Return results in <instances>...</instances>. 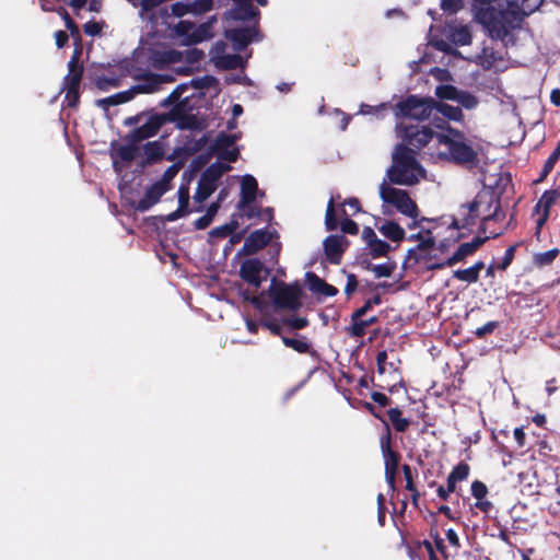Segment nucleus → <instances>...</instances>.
Listing matches in <instances>:
<instances>
[{
	"label": "nucleus",
	"instance_id": "c03bdc74",
	"mask_svg": "<svg viewBox=\"0 0 560 560\" xmlns=\"http://www.w3.org/2000/svg\"><path fill=\"white\" fill-rule=\"evenodd\" d=\"M347 331L352 337L362 338L366 334L365 320L361 317L351 319V325L347 327Z\"/></svg>",
	"mask_w": 560,
	"mask_h": 560
},
{
	"label": "nucleus",
	"instance_id": "72a5a7b5",
	"mask_svg": "<svg viewBox=\"0 0 560 560\" xmlns=\"http://www.w3.org/2000/svg\"><path fill=\"white\" fill-rule=\"evenodd\" d=\"M364 268L369 271H372L376 278H388L395 271L396 262L388 261L385 264L373 265L368 261Z\"/></svg>",
	"mask_w": 560,
	"mask_h": 560
},
{
	"label": "nucleus",
	"instance_id": "1a4fd4ad",
	"mask_svg": "<svg viewBox=\"0 0 560 560\" xmlns=\"http://www.w3.org/2000/svg\"><path fill=\"white\" fill-rule=\"evenodd\" d=\"M380 196L385 203L394 206L398 212L411 219H418L420 210L406 190L390 187L383 183Z\"/></svg>",
	"mask_w": 560,
	"mask_h": 560
},
{
	"label": "nucleus",
	"instance_id": "f3484780",
	"mask_svg": "<svg viewBox=\"0 0 560 560\" xmlns=\"http://www.w3.org/2000/svg\"><path fill=\"white\" fill-rule=\"evenodd\" d=\"M560 197V191L557 189H549L544 191L539 200L535 206V212L540 213L537 222H536V235L540 234V230L547 222L551 207L557 202Z\"/></svg>",
	"mask_w": 560,
	"mask_h": 560
},
{
	"label": "nucleus",
	"instance_id": "338daca9",
	"mask_svg": "<svg viewBox=\"0 0 560 560\" xmlns=\"http://www.w3.org/2000/svg\"><path fill=\"white\" fill-rule=\"evenodd\" d=\"M402 472L406 480V490H415L416 486L413 483L411 467L407 464L402 465Z\"/></svg>",
	"mask_w": 560,
	"mask_h": 560
},
{
	"label": "nucleus",
	"instance_id": "4468645a",
	"mask_svg": "<svg viewBox=\"0 0 560 560\" xmlns=\"http://www.w3.org/2000/svg\"><path fill=\"white\" fill-rule=\"evenodd\" d=\"M349 244L343 235H328L323 242L326 260L331 265H339Z\"/></svg>",
	"mask_w": 560,
	"mask_h": 560
},
{
	"label": "nucleus",
	"instance_id": "4be33fe9",
	"mask_svg": "<svg viewBox=\"0 0 560 560\" xmlns=\"http://www.w3.org/2000/svg\"><path fill=\"white\" fill-rule=\"evenodd\" d=\"M256 33L257 31L255 28L249 27L230 28L225 31L224 36L232 43L233 48L240 51L250 44Z\"/></svg>",
	"mask_w": 560,
	"mask_h": 560
},
{
	"label": "nucleus",
	"instance_id": "a18cd8bd",
	"mask_svg": "<svg viewBox=\"0 0 560 560\" xmlns=\"http://www.w3.org/2000/svg\"><path fill=\"white\" fill-rule=\"evenodd\" d=\"M183 167V162H176L168 166L165 172L162 175V178L158 180L159 183H162L166 187L171 188V182L175 178V176L178 174L179 170Z\"/></svg>",
	"mask_w": 560,
	"mask_h": 560
},
{
	"label": "nucleus",
	"instance_id": "79ce46f5",
	"mask_svg": "<svg viewBox=\"0 0 560 560\" xmlns=\"http://www.w3.org/2000/svg\"><path fill=\"white\" fill-rule=\"evenodd\" d=\"M325 225L328 231H335L338 228V219L335 211V201L332 198L328 201L327 205Z\"/></svg>",
	"mask_w": 560,
	"mask_h": 560
},
{
	"label": "nucleus",
	"instance_id": "bf43d9fd",
	"mask_svg": "<svg viewBox=\"0 0 560 560\" xmlns=\"http://www.w3.org/2000/svg\"><path fill=\"white\" fill-rule=\"evenodd\" d=\"M359 281L354 273H347V283L345 287V294L350 298L358 289Z\"/></svg>",
	"mask_w": 560,
	"mask_h": 560
},
{
	"label": "nucleus",
	"instance_id": "7ed1b4c3",
	"mask_svg": "<svg viewBox=\"0 0 560 560\" xmlns=\"http://www.w3.org/2000/svg\"><path fill=\"white\" fill-rule=\"evenodd\" d=\"M439 128L446 130L447 133L436 136V142L444 145L447 151L441 152L440 155L459 165H475L478 162L477 151L467 143L463 131L451 127L447 122L442 121Z\"/></svg>",
	"mask_w": 560,
	"mask_h": 560
},
{
	"label": "nucleus",
	"instance_id": "13d9d810",
	"mask_svg": "<svg viewBox=\"0 0 560 560\" xmlns=\"http://www.w3.org/2000/svg\"><path fill=\"white\" fill-rule=\"evenodd\" d=\"M340 229L345 234L357 235L359 233L358 223L349 218L342 220V222L340 223Z\"/></svg>",
	"mask_w": 560,
	"mask_h": 560
},
{
	"label": "nucleus",
	"instance_id": "052dcab7",
	"mask_svg": "<svg viewBox=\"0 0 560 560\" xmlns=\"http://www.w3.org/2000/svg\"><path fill=\"white\" fill-rule=\"evenodd\" d=\"M284 324L292 329L300 330L308 326V320L306 317H291L284 319Z\"/></svg>",
	"mask_w": 560,
	"mask_h": 560
},
{
	"label": "nucleus",
	"instance_id": "cd10ccee",
	"mask_svg": "<svg viewBox=\"0 0 560 560\" xmlns=\"http://www.w3.org/2000/svg\"><path fill=\"white\" fill-rule=\"evenodd\" d=\"M434 110L452 121H463L464 114L459 106H453L443 102L435 101Z\"/></svg>",
	"mask_w": 560,
	"mask_h": 560
},
{
	"label": "nucleus",
	"instance_id": "7c9ffc66",
	"mask_svg": "<svg viewBox=\"0 0 560 560\" xmlns=\"http://www.w3.org/2000/svg\"><path fill=\"white\" fill-rule=\"evenodd\" d=\"M236 217H237V214H233L232 219L229 223H225L220 226H215L214 229H212L209 232V235L211 237H215V238H225V237L230 236L231 234H233L240 226V222L236 219Z\"/></svg>",
	"mask_w": 560,
	"mask_h": 560
},
{
	"label": "nucleus",
	"instance_id": "4c0bfd02",
	"mask_svg": "<svg viewBox=\"0 0 560 560\" xmlns=\"http://www.w3.org/2000/svg\"><path fill=\"white\" fill-rule=\"evenodd\" d=\"M237 140L236 135H228L225 132H220L213 143L212 151L221 152L230 149Z\"/></svg>",
	"mask_w": 560,
	"mask_h": 560
},
{
	"label": "nucleus",
	"instance_id": "393cba45",
	"mask_svg": "<svg viewBox=\"0 0 560 560\" xmlns=\"http://www.w3.org/2000/svg\"><path fill=\"white\" fill-rule=\"evenodd\" d=\"M485 268V262L476 261L471 267L466 269H457L453 272V277L459 281L475 283L479 280V273Z\"/></svg>",
	"mask_w": 560,
	"mask_h": 560
},
{
	"label": "nucleus",
	"instance_id": "ea45409f",
	"mask_svg": "<svg viewBox=\"0 0 560 560\" xmlns=\"http://www.w3.org/2000/svg\"><path fill=\"white\" fill-rule=\"evenodd\" d=\"M459 89L451 84H441L435 89V95L440 100L456 101L458 97Z\"/></svg>",
	"mask_w": 560,
	"mask_h": 560
},
{
	"label": "nucleus",
	"instance_id": "5701e85b",
	"mask_svg": "<svg viewBox=\"0 0 560 560\" xmlns=\"http://www.w3.org/2000/svg\"><path fill=\"white\" fill-rule=\"evenodd\" d=\"M306 279L308 289L313 293L320 294L323 296H335L338 294V289L336 287L327 283L324 279L313 272H307Z\"/></svg>",
	"mask_w": 560,
	"mask_h": 560
},
{
	"label": "nucleus",
	"instance_id": "a19ab883",
	"mask_svg": "<svg viewBox=\"0 0 560 560\" xmlns=\"http://www.w3.org/2000/svg\"><path fill=\"white\" fill-rule=\"evenodd\" d=\"M455 102H457L465 109H472L479 104L477 96L464 90H459L458 97H456Z\"/></svg>",
	"mask_w": 560,
	"mask_h": 560
},
{
	"label": "nucleus",
	"instance_id": "0e129e2a",
	"mask_svg": "<svg viewBox=\"0 0 560 560\" xmlns=\"http://www.w3.org/2000/svg\"><path fill=\"white\" fill-rule=\"evenodd\" d=\"M218 158L223 161H228L230 163L236 162L240 155V151L237 149H228L221 152H218Z\"/></svg>",
	"mask_w": 560,
	"mask_h": 560
},
{
	"label": "nucleus",
	"instance_id": "bb28decb",
	"mask_svg": "<svg viewBox=\"0 0 560 560\" xmlns=\"http://www.w3.org/2000/svg\"><path fill=\"white\" fill-rule=\"evenodd\" d=\"M501 60V55L493 47L485 46L480 54L477 56V62L485 69L490 70L494 67L497 61Z\"/></svg>",
	"mask_w": 560,
	"mask_h": 560
},
{
	"label": "nucleus",
	"instance_id": "412c9836",
	"mask_svg": "<svg viewBox=\"0 0 560 560\" xmlns=\"http://www.w3.org/2000/svg\"><path fill=\"white\" fill-rule=\"evenodd\" d=\"M168 190L170 187L155 182L147 188L144 196L137 202L136 209L141 212L148 211L151 207L158 203L161 197Z\"/></svg>",
	"mask_w": 560,
	"mask_h": 560
},
{
	"label": "nucleus",
	"instance_id": "c756f323",
	"mask_svg": "<svg viewBox=\"0 0 560 560\" xmlns=\"http://www.w3.org/2000/svg\"><path fill=\"white\" fill-rule=\"evenodd\" d=\"M388 420L393 428L397 432H406L410 425V421L407 418L402 417V412L398 407L390 408L386 411Z\"/></svg>",
	"mask_w": 560,
	"mask_h": 560
},
{
	"label": "nucleus",
	"instance_id": "58836bf2",
	"mask_svg": "<svg viewBox=\"0 0 560 560\" xmlns=\"http://www.w3.org/2000/svg\"><path fill=\"white\" fill-rule=\"evenodd\" d=\"M177 195H178V208L179 211H186V214H189L190 212H192V210L189 208V199H190V196H189V188L187 186H184V185H180L178 190H177ZM202 207H198L196 209H194L195 212H199L201 211Z\"/></svg>",
	"mask_w": 560,
	"mask_h": 560
},
{
	"label": "nucleus",
	"instance_id": "a211bd4d",
	"mask_svg": "<svg viewBox=\"0 0 560 560\" xmlns=\"http://www.w3.org/2000/svg\"><path fill=\"white\" fill-rule=\"evenodd\" d=\"M139 84L133 90L138 93H153L160 90L161 85L167 82H172L174 79L172 75L159 74L152 72H143L135 77Z\"/></svg>",
	"mask_w": 560,
	"mask_h": 560
},
{
	"label": "nucleus",
	"instance_id": "f03ea898",
	"mask_svg": "<svg viewBox=\"0 0 560 560\" xmlns=\"http://www.w3.org/2000/svg\"><path fill=\"white\" fill-rule=\"evenodd\" d=\"M524 16L517 0H498L491 7L476 11V21L482 25L489 37L501 40L521 26Z\"/></svg>",
	"mask_w": 560,
	"mask_h": 560
},
{
	"label": "nucleus",
	"instance_id": "e433bc0d",
	"mask_svg": "<svg viewBox=\"0 0 560 560\" xmlns=\"http://www.w3.org/2000/svg\"><path fill=\"white\" fill-rule=\"evenodd\" d=\"M147 162L152 164L163 159L164 151L159 141L148 142L144 145Z\"/></svg>",
	"mask_w": 560,
	"mask_h": 560
},
{
	"label": "nucleus",
	"instance_id": "2f4dec72",
	"mask_svg": "<svg viewBox=\"0 0 560 560\" xmlns=\"http://www.w3.org/2000/svg\"><path fill=\"white\" fill-rule=\"evenodd\" d=\"M559 159H560V139H559V142L557 143V147L553 149L551 154L546 160L539 177L537 179H535L534 183L535 184L542 183L547 178V176L551 173V171L553 170V167H555L556 163L559 161Z\"/></svg>",
	"mask_w": 560,
	"mask_h": 560
},
{
	"label": "nucleus",
	"instance_id": "3c124183",
	"mask_svg": "<svg viewBox=\"0 0 560 560\" xmlns=\"http://www.w3.org/2000/svg\"><path fill=\"white\" fill-rule=\"evenodd\" d=\"M212 0H195L189 3L190 12L192 14H202L212 9Z\"/></svg>",
	"mask_w": 560,
	"mask_h": 560
},
{
	"label": "nucleus",
	"instance_id": "6ab92c4d",
	"mask_svg": "<svg viewBox=\"0 0 560 560\" xmlns=\"http://www.w3.org/2000/svg\"><path fill=\"white\" fill-rule=\"evenodd\" d=\"M272 238L271 233L266 229H259L252 232L244 241L240 255H254L266 247Z\"/></svg>",
	"mask_w": 560,
	"mask_h": 560
},
{
	"label": "nucleus",
	"instance_id": "0eeeda50",
	"mask_svg": "<svg viewBox=\"0 0 560 560\" xmlns=\"http://www.w3.org/2000/svg\"><path fill=\"white\" fill-rule=\"evenodd\" d=\"M268 293L277 308L298 311L302 306V290L298 283H277L273 279Z\"/></svg>",
	"mask_w": 560,
	"mask_h": 560
},
{
	"label": "nucleus",
	"instance_id": "ddd939ff",
	"mask_svg": "<svg viewBox=\"0 0 560 560\" xmlns=\"http://www.w3.org/2000/svg\"><path fill=\"white\" fill-rule=\"evenodd\" d=\"M489 240V236H477L471 242L460 244L457 249L444 262L436 264L431 269H442L444 267H452L460 261H464L466 257L472 255L483 243Z\"/></svg>",
	"mask_w": 560,
	"mask_h": 560
},
{
	"label": "nucleus",
	"instance_id": "09e8293b",
	"mask_svg": "<svg viewBox=\"0 0 560 560\" xmlns=\"http://www.w3.org/2000/svg\"><path fill=\"white\" fill-rule=\"evenodd\" d=\"M194 28V23L190 21L182 20L175 25V33L184 38L185 44L187 45V39L190 38L191 31Z\"/></svg>",
	"mask_w": 560,
	"mask_h": 560
},
{
	"label": "nucleus",
	"instance_id": "f8f14e48",
	"mask_svg": "<svg viewBox=\"0 0 560 560\" xmlns=\"http://www.w3.org/2000/svg\"><path fill=\"white\" fill-rule=\"evenodd\" d=\"M167 120L175 122L180 130H202L205 125L195 114L185 110V102H179L167 113Z\"/></svg>",
	"mask_w": 560,
	"mask_h": 560
},
{
	"label": "nucleus",
	"instance_id": "f704fd0d",
	"mask_svg": "<svg viewBox=\"0 0 560 560\" xmlns=\"http://www.w3.org/2000/svg\"><path fill=\"white\" fill-rule=\"evenodd\" d=\"M559 253L560 250L558 248H551L544 253H537L533 256V264L538 268L550 266L558 257Z\"/></svg>",
	"mask_w": 560,
	"mask_h": 560
},
{
	"label": "nucleus",
	"instance_id": "b1692460",
	"mask_svg": "<svg viewBox=\"0 0 560 560\" xmlns=\"http://www.w3.org/2000/svg\"><path fill=\"white\" fill-rule=\"evenodd\" d=\"M217 21L215 16L210 18L208 21L199 24L198 26L194 25V28L190 34V38L187 39V45H196L202 43L207 39H210L212 34L213 23Z\"/></svg>",
	"mask_w": 560,
	"mask_h": 560
},
{
	"label": "nucleus",
	"instance_id": "8fccbe9b",
	"mask_svg": "<svg viewBox=\"0 0 560 560\" xmlns=\"http://www.w3.org/2000/svg\"><path fill=\"white\" fill-rule=\"evenodd\" d=\"M520 246V244H514V245H511L506 248L505 253H504V256L502 258V261L500 264H498L495 266L497 269L499 270H506L509 268V266L512 264L514 257H515V252H516V248Z\"/></svg>",
	"mask_w": 560,
	"mask_h": 560
},
{
	"label": "nucleus",
	"instance_id": "aec40b11",
	"mask_svg": "<svg viewBox=\"0 0 560 560\" xmlns=\"http://www.w3.org/2000/svg\"><path fill=\"white\" fill-rule=\"evenodd\" d=\"M258 192V183L253 175H244L241 182V199L237 202V210H244L255 202Z\"/></svg>",
	"mask_w": 560,
	"mask_h": 560
},
{
	"label": "nucleus",
	"instance_id": "20e7f679",
	"mask_svg": "<svg viewBox=\"0 0 560 560\" xmlns=\"http://www.w3.org/2000/svg\"><path fill=\"white\" fill-rule=\"evenodd\" d=\"M420 168L416 151L405 143H399L393 153V165L387 171V178L392 184L413 185L418 182L415 171Z\"/></svg>",
	"mask_w": 560,
	"mask_h": 560
},
{
	"label": "nucleus",
	"instance_id": "e2e57ef3",
	"mask_svg": "<svg viewBox=\"0 0 560 560\" xmlns=\"http://www.w3.org/2000/svg\"><path fill=\"white\" fill-rule=\"evenodd\" d=\"M83 32L88 36H97L102 32V25L95 21H90L83 25Z\"/></svg>",
	"mask_w": 560,
	"mask_h": 560
},
{
	"label": "nucleus",
	"instance_id": "c85d7f7f",
	"mask_svg": "<svg viewBox=\"0 0 560 560\" xmlns=\"http://www.w3.org/2000/svg\"><path fill=\"white\" fill-rule=\"evenodd\" d=\"M281 340L285 347L293 349L298 353L313 354L315 352L314 350H312L311 343L307 341L305 336H300V338L281 336Z\"/></svg>",
	"mask_w": 560,
	"mask_h": 560
},
{
	"label": "nucleus",
	"instance_id": "9d476101",
	"mask_svg": "<svg viewBox=\"0 0 560 560\" xmlns=\"http://www.w3.org/2000/svg\"><path fill=\"white\" fill-rule=\"evenodd\" d=\"M393 434L390 425H386V432L380 438V446L384 458L385 479L392 490H395L396 477L400 463V454L393 450Z\"/></svg>",
	"mask_w": 560,
	"mask_h": 560
},
{
	"label": "nucleus",
	"instance_id": "39448f33",
	"mask_svg": "<svg viewBox=\"0 0 560 560\" xmlns=\"http://www.w3.org/2000/svg\"><path fill=\"white\" fill-rule=\"evenodd\" d=\"M435 100L410 94L395 104L393 112L397 118H409L418 121L429 119L434 110Z\"/></svg>",
	"mask_w": 560,
	"mask_h": 560
},
{
	"label": "nucleus",
	"instance_id": "9b49d317",
	"mask_svg": "<svg viewBox=\"0 0 560 560\" xmlns=\"http://www.w3.org/2000/svg\"><path fill=\"white\" fill-rule=\"evenodd\" d=\"M396 129L398 136L408 144L407 147H412L416 150L422 149L433 139L436 140L439 135L429 126L398 124Z\"/></svg>",
	"mask_w": 560,
	"mask_h": 560
},
{
	"label": "nucleus",
	"instance_id": "a878e982",
	"mask_svg": "<svg viewBox=\"0 0 560 560\" xmlns=\"http://www.w3.org/2000/svg\"><path fill=\"white\" fill-rule=\"evenodd\" d=\"M378 231L392 242H401L406 236L405 230L397 222L392 220L385 221L378 226Z\"/></svg>",
	"mask_w": 560,
	"mask_h": 560
},
{
	"label": "nucleus",
	"instance_id": "6e6552de",
	"mask_svg": "<svg viewBox=\"0 0 560 560\" xmlns=\"http://www.w3.org/2000/svg\"><path fill=\"white\" fill-rule=\"evenodd\" d=\"M231 168L219 161L209 165L200 175L194 199L199 203L205 202L217 190L219 179Z\"/></svg>",
	"mask_w": 560,
	"mask_h": 560
},
{
	"label": "nucleus",
	"instance_id": "5fc2aeb1",
	"mask_svg": "<svg viewBox=\"0 0 560 560\" xmlns=\"http://www.w3.org/2000/svg\"><path fill=\"white\" fill-rule=\"evenodd\" d=\"M463 8L462 0H441V9L444 12L454 14Z\"/></svg>",
	"mask_w": 560,
	"mask_h": 560
},
{
	"label": "nucleus",
	"instance_id": "37998d69",
	"mask_svg": "<svg viewBox=\"0 0 560 560\" xmlns=\"http://www.w3.org/2000/svg\"><path fill=\"white\" fill-rule=\"evenodd\" d=\"M369 248L372 258H380L386 256L392 247L387 242L377 238Z\"/></svg>",
	"mask_w": 560,
	"mask_h": 560
},
{
	"label": "nucleus",
	"instance_id": "6e6d98bb",
	"mask_svg": "<svg viewBox=\"0 0 560 560\" xmlns=\"http://www.w3.org/2000/svg\"><path fill=\"white\" fill-rule=\"evenodd\" d=\"M499 327V322L491 320L478 327L475 331L477 338H485L487 335L492 334Z\"/></svg>",
	"mask_w": 560,
	"mask_h": 560
},
{
	"label": "nucleus",
	"instance_id": "603ef678",
	"mask_svg": "<svg viewBox=\"0 0 560 560\" xmlns=\"http://www.w3.org/2000/svg\"><path fill=\"white\" fill-rule=\"evenodd\" d=\"M119 158L125 162H131L136 159L137 148L132 144L121 145L118 149Z\"/></svg>",
	"mask_w": 560,
	"mask_h": 560
},
{
	"label": "nucleus",
	"instance_id": "2eb2a0df",
	"mask_svg": "<svg viewBox=\"0 0 560 560\" xmlns=\"http://www.w3.org/2000/svg\"><path fill=\"white\" fill-rule=\"evenodd\" d=\"M166 121H168L167 114H155L150 116L143 125L135 128L131 131V141L140 142L151 137H154Z\"/></svg>",
	"mask_w": 560,
	"mask_h": 560
},
{
	"label": "nucleus",
	"instance_id": "c9c22d12",
	"mask_svg": "<svg viewBox=\"0 0 560 560\" xmlns=\"http://www.w3.org/2000/svg\"><path fill=\"white\" fill-rule=\"evenodd\" d=\"M259 10L253 5L252 1L238 5L237 12L233 15L235 20L250 21L259 16Z\"/></svg>",
	"mask_w": 560,
	"mask_h": 560
},
{
	"label": "nucleus",
	"instance_id": "774afa93",
	"mask_svg": "<svg viewBox=\"0 0 560 560\" xmlns=\"http://www.w3.org/2000/svg\"><path fill=\"white\" fill-rule=\"evenodd\" d=\"M63 19H65L66 27L70 31L71 35L80 37V32H79L78 25L72 20V18L69 15V13L66 11L63 14Z\"/></svg>",
	"mask_w": 560,
	"mask_h": 560
},
{
	"label": "nucleus",
	"instance_id": "864d4df0",
	"mask_svg": "<svg viewBox=\"0 0 560 560\" xmlns=\"http://www.w3.org/2000/svg\"><path fill=\"white\" fill-rule=\"evenodd\" d=\"M471 494L476 500L485 499L488 494V488L482 481L475 480L471 483Z\"/></svg>",
	"mask_w": 560,
	"mask_h": 560
},
{
	"label": "nucleus",
	"instance_id": "4d7b16f0",
	"mask_svg": "<svg viewBox=\"0 0 560 560\" xmlns=\"http://www.w3.org/2000/svg\"><path fill=\"white\" fill-rule=\"evenodd\" d=\"M430 537L433 539L436 550L440 551L444 558H447L446 546L444 545V540L441 538L438 529L431 528Z\"/></svg>",
	"mask_w": 560,
	"mask_h": 560
},
{
	"label": "nucleus",
	"instance_id": "473e14b6",
	"mask_svg": "<svg viewBox=\"0 0 560 560\" xmlns=\"http://www.w3.org/2000/svg\"><path fill=\"white\" fill-rule=\"evenodd\" d=\"M215 65L223 70H234L243 67V58L238 54L223 55L218 58Z\"/></svg>",
	"mask_w": 560,
	"mask_h": 560
},
{
	"label": "nucleus",
	"instance_id": "49530a36",
	"mask_svg": "<svg viewBox=\"0 0 560 560\" xmlns=\"http://www.w3.org/2000/svg\"><path fill=\"white\" fill-rule=\"evenodd\" d=\"M470 472V467L467 463L460 462L456 466L453 467L452 471L448 474L450 477L457 480L458 482L464 481L468 478Z\"/></svg>",
	"mask_w": 560,
	"mask_h": 560
},
{
	"label": "nucleus",
	"instance_id": "680f3d73",
	"mask_svg": "<svg viewBox=\"0 0 560 560\" xmlns=\"http://www.w3.org/2000/svg\"><path fill=\"white\" fill-rule=\"evenodd\" d=\"M172 14L176 18H182L190 12L189 3L175 2L171 5Z\"/></svg>",
	"mask_w": 560,
	"mask_h": 560
},
{
	"label": "nucleus",
	"instance_id": "f257e3e1",
	"mask_svg": "<svg viewBox=\"0 0 560 560\" xmlns=\"http://www.w3.org/2000/svg\"><path fill=\"white\" fill-rule=\"evenodd\" d=\"M509 185H511V176L509 174L501 175L498 180L497 188L479 192L471 202L460 206L459 214L462 218L458 219L453 217L450 228L454 230H467L470 232L471 228L476 224V221L480 215V208L483 206V203H488L489 207L493 206L494 210L492 213H488L482 217L480 224V231L482 233L486 232V225L488 222L502 221L505 218V213L501 208V195L505 190V187Z\"/></svg>",
	"mask_w": 560,
	"mask_h": 560
},
{
	"label": "nucleus",
	"instance_id": "423d86ee",
	"mask_svg": "<svg viewBox=\"0 0 560 560\" xmlns=\"http://www.w3.org/2000/svg\"><path fill=\"white\" fill-rule=\"evenodd\" d=\"M79 60L80 51L75 49L68 62V74L63 78L62 91H66L65 102L71 108H77L80 103V84L84 68Z\"/></svg>",
	"mask_w": 560,
	"mask_h": 560
},
{
	"label": "nucleus",
	"instance_id": "dca6fc26",
	"mask_svg": "<svg viewBox=\"0 0 560 560\" xmlns=\"http://www.w3.org/2000/svg\"><path fill=\"white\" fill-rule=\"evenodd\" d=\"M265 267L260 259L258 258H248L242 261L240 267V277L243 281L253 285L254 288H260L264 277H261V272Z\"/></svg>",
	"mask_w": 560,
	"mask_h": 560
},
{
	"label": "nucleus",
	"instance_id": "de8ad7c7",
	"mask_svg": "<svg viewBox=\"0 0 560 560\" xmlns=\"http://www.w3.org/2000/svg\"><path fill=\"white\" fill-rule=\"evenodd\" d=\"M129 100H130V96H129L128 92H120V93L110 95L108 97L98 100L97 103L100 105L114 106V105L126 103Z\"/></svg>",
	"mask_w": 560,
	"mask_h": 560
},
{
	"label": "nucleus",
	"instance_id": "69168bd1",
	"mask_svg": "<svg viewBox=\"0 0 560 560\" xmlns=\"http://www.w3.org/2000/svg\"><path fill=\"white\" fill-rule=\"evenodd\" d=\"M261 326L269 329L275 336H282V327L275 319L264 320Z\"/></svg>",
	"mask_w": 560,
	"mask_h": 560
}]
</instances>
